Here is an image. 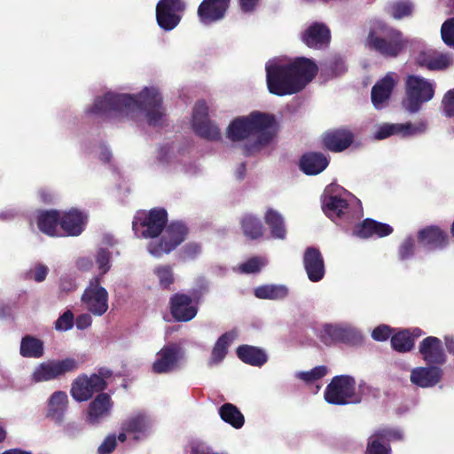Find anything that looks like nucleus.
<instances>
[{"label": "nucleus", "mask_w": 454, "mask_h": 454, "mask_svg": "<svg viewBox=\"0 0 454 454\" xmlns=\"http://www.w3.org/2000/svg\"><path fill=\"white\" fill-rule=\"evenodd\" d=\"M87 113L107 119L129 117L153 127L165 122L162 98L156 88H145L137 96L107 92L103 98H97Z\"/></svg>", "instance_id": "obj_1"}, {"label": "nucleus", "mask_w": 454, "mask_h": 454, "mask_svg": "<svg viewBox=\"0 0 454 454\" xmlns=\"http://www.w3.org/2000/svg\"><path fill=\"white\" fill-rule=\"evenodd\" d=\"M266 81L269 91L277 96L292 95L301 91L317 74V64L307 58H296L284 65L278 59L267 62Z\"/></svg>", "instance_id": "obj_2"}, {"label": "nucleus", "mask_w": 454, "mask_h": 454, "mask_svg": "<svg viewBox=\"0 0 454 454\" xmlns=\"http://www.w3.org/2000/svg\"><path fill=\"white\" fill-rule=\"evenodd\" d=\"M276 135V122L273 116L253 112L247 116L235 119L228 127L227 137L231 141H241L251 136L255 141L245 145L244 154L248 156L267 145Z\"/></svg>", "instance_id": "obj_3"}, {"label": "nucleus", "mask_w": 454, "mask_h": 454, "mask_svg": "<svg viewBox=\"0 0 454 454\" xmlns=\"http://www.w3.org/2000/svg\"><path fill=\"white\" fill-rule=\"evenodd\" d=\"M367 43L371 49L389 58L396 57L403 49L402 34L381 20L373 21Z\"/></svg>", "instance_id": "obj_4"}, {"label": "nucleus", "mask_w": 454, "mask_h": 454, "mask_svg": "<svg viewBox=\"0 0 454 454\" xmlns=\"http://www.w3.org/2000/svg\"><path fill=\"white\" fill-rule=\"evenodd\" d=\"M323 210L325 214L333 221L352 223L363 216V208L358 199L350 193L325 196L323 200Z\"/></svg>", "instance_id": "obj_5"}, {"label": "nucleus", "mask_w": 454, "mask_h": 454, "mask_svg": "<svg viewBox=\"0 0 454 454\" xmlns=\"http://www.w3.org/2000/svg\"><path fill=\"white\" fill-rule=\"evenodd\" d=\"M435 82L419 75H408L405 82L406 98L403 106L411 114L418 113L422 105L434 95Z\"/></svg>", "instance_id": "obj_6"}, {"label": "nucleus", "mask_w": 454, "mask_h": 454, "mask_svg": "<svg viewBox=\"0 0 454 454\" xmlns=\"http://www.w3.org/2000/svg\"><path fill=\"white\" fill-rule=\"evenodd\" d=\"M324 395L328 403L334 405L359 403L361 402V397L356 395V380L348 375L333 377L327 385Z\"/></svg>", "instance_id": "obj_7"}, {"label": "nucleus", "mask_w": 454, "mask_h": 454, "mask_svg": "<svg viewBox=\"0 0 454 454\" xmlns=\"http://www.w3.org/2000/svg\"><path fill=\"white\" fill-rule=\"evenodd\" d=\"M111 372L101 368L98 374L92 373L90 377L86 374L79 375L72 383L70 394L77 402L82 403L90 400L94 393H104L107 383L105 377H110Z\"/></svg>", "instance_id": "obj_8"}, {"label": "nucleus", "mask_w": 454, "mask_h": 454, "mask_svg": "<svg viewBox=\"0 0 454 454\" xmlns=\"http://www.w3.org/2000/svg\"><path fill=\"white\" fill-rule=\"evenodd\" d=\"M79 365V362L74 357L43 362L35 368L31 375V381L40 383L54 380L77 371Z\"/></svg>", "instance_id": "obj_9"}, {"label": "nucleus", "mask_w": 454, "mask_h": 454, "mask_svg": "<svg viewBox=\"0 0 454 454\" xmlns=\"http://www.w3.org/2000/svg\"><path fill=\"white\" fill-rule=\"evenodd\" d=\"M167 222V211L163 208H153L148 214L142 213L135 216L133 231L137 237L155 238L161 233Z\"/></svg>", "instance_id": "obj_10"}, {"label": "nucleus", "mask_w": 454, "mask_h": 454, "mask_svg": "<svg viewBox=\"0 0 454 454\" xmlns=\"http://www.w3.org/2000/svg\"><path fill=\"white\" fill-rule=\"evenodd\" d=\"M187 227L181 222H174L167 226L160 241H152L148 246V251L153 256L159 257L163 254H168L179 246L185 239Z\"/></svg>", "instance_id": "obj_11"}, {"label": "nucleus", "mask_w": 454, "mask_h": 454, "mask_svg": "<svg viewBox=\"0 0 454 454\" xmlns=\"http://www.w3.org/2000/svg\"><path fill=\"white\" fill-rule=\"evenodd\" d=\"M156 356L152 364V372L155 374H167L179 368V363L184 357V351L179 344L172 342L163 346Z\"/></svg>", "instance_id": "obj_12"}, {"label": "nucleus", "mask_w": 454, "mask_h": 454, "mask_svg": "<svg viewBox=\"0 0 454 454\" xmlns=\"http://www.w3.org/2000/svg\"><path fill=\"white\" fill-rule=\"evenodd\" d=\"M192 125L194 132L202 138L211 141L221 138L220 129L208 119V108L203 100L194 106Z\"/></svg>", "instance_id": "obj_13"}, {"label": "nucleus", "mask_w": 454, "mask_h": 454, "mask_svg": "<svg viewBox=\"0 0 454 454\" xmlns=\"http://www.w3.org/2000/svg\"><path fill=\"white\" fill-rule=\"evenodd\" d=\"M184 8L182 0H160L156 7L158 25L166 31L174 29L180 22Z\"/></svg>", "instance_id": "obj_14"}, {"label": "nucleus", "mask_w": 454, "mask_h": 454, "mask_svg": "<svg viewBox=\"0 0 454 454\" xmlns=\"http://www.w3.org/2000/svg\"><path fill=\"white\" fill-rule=\"evenodd\" d=\"M403 434L398 429L384 427L376 430L369 438L366 454H391V441L402 440Z\"/></svg>", "instance_id": "obj_15"}, {"label": "nucleus", "mask_w": 454, "mask_h": 454, "mask_svg": "<svg viewBox=\"0 0 454 454\" xmlns=\"http://www.w3.org/2000/svg\"><path fill=\"white\" fill-rule=\"evenodd\" d=\"M114 402L107 393H99L89 403L85 421L90 426H98L106 419L112 412Z\"/></svg>", "instance_id": "obj_16"}, {"label": "nucleus", "mask_w": 454, "mask_h": 454, "mask_svg": "<svg viewBox=\"0 0 454 454\" xmlns=\"http://www.w3.org/2000/svg\"><path fill=\"white\" fill-rule=\"evenodd\" d=\"M170 314L176 322H188L195 317L198 312L192 304V299L185 294L176 293L169 299Z\"/></svg>", "instance_id": "obj_17"}, {"label": "nucleus", "mask_w": 454, "mask_h": 454, "mask_svg": "<svg viewBox=\"0 0 454 454\" xmlns=\"http://www.w3.org/2000/svg\"><path fill=\"white\" fill-rule=\"evenodd\" d=\"M82 301L95 316H102L108 309V294L102 286H89L82 296Z\"/></svg>", "instance_id": "obj_18"}, {"label": "nucleus", "mask_w": 454, "mask_h": 454, "mask_svg": "<svg viewBox=\"0 0 454 454\" xmlns=\"http://www.w3.org/2000/svg\"><path fill=\"white\" fill-rule=\"evenodd\" d=\"M230 0H203L198 8L200 21L206 26L223 19Z\"/></svg>", "instance_id": "obj_19"}, {"label": "nucleus", "mask_w": 454, "mask_h": 454, "mask_svg": "<svg viewBox=\"0 0 454 454\" xmlns=\"http://www.w3.org/2000/svg\"><path fill=\"white\" fill-rule=\"evenodd\" d=\"M397 82V74L394 72L387 73L372 89V102L375 108H384Z\"/></svg>", "instance_id": "obj_20"}, {"label": "nucleus", "mask_w": 454, "mask_h": 454, "mask_svg": "<svg viewBox=\"0 0 454 454\" xmlns=\"http://www.w3.org/2000/svg\"><path fill=\"white\" fill-rule=\"evenodd\" d=\"M422 358L427 364L442 365L446 362L442 340L434 336L425 338L419 347Z\"/></svg>", "instance_id": "obj_21"}, {"label": "nucleus", "mask_w": 454, "mask_h": 454, "mask_svg": "<svg viewBox=\"0 0 454 454\" xmlns=\"http://www.w3.org/2000/svg\"><path fill=\"white\" fill-rule=\"evenodd\" d=\"M442 370L435 365L416 367L411 370V382L419 387L427 388L437 385L442 378Z\"/></svg>", "instance_id": "obj_22"}, {"label": "nucleus", "mask_w": 454, "mask_h": 454, "mask_svg": "<svg viewBox=\"0 0 454 454\" xmlns=\"http://www.w3.org/2000/svg\"><path fill=\"white\" fill-rule=\"evenodd\" d=\"M303 264L311 282H318L325 276V263L320 251L315 247H308L303 255Z\"/></svg>", "instance_id": "obj_23"}, {"label": "nucleus", "mask_w": 454, "mask_h": 454, "mask_svg": "<svg viewBox=\"0 0 454 454\" xmlns=\"http://www.w3.org/2000/svg\"><path fill=\"white\" fill-rule=\"evenodd\" d=\"M417 63L422 67L429 70L440 71L450 67L454 59L451 55L442 53L434 50H427L419 54Z\"/></svg>", "instance_id": "obj_24"}, {"label": "nucleus", "mask_w": 454, "mask_h": 454, "mask_svg": "<svg viewBox=\"0 0 454 454\" xmlns=\"http://www.w3.org/2000/svg\"><path fill=\"white\" fill-rule=\"evenodd\" d=\"M68 406L69 400L67 393L61 390L55 391L48 399L46 417L60 425L64 422Z\"/></svg>", "instance_id": "obj_25"}, {"label": "nucleus", "mask_w": 454, "mask_h": 454, "mask_svg": "<svg viewBox=\"0 0 454 454\" xmlns=\"http://www.w3.org/2000/svg\"><path fill=\"white\" fill-rule=\"evenodd\" d=\"M330 30L323 23H314L301 35L302 42L309 48L321 49L330 42Z\"/></svg>", "instance_id": "obj_26"}, {"label": "nucleus", "mask_w": 454, "mask_h": 454, "mask_svg": "<svg viewBox=\"0 0 454 454\" xmlns=\"http://www.w3.org/2000/svg\"><path fill=\"white\" fill-rule=\"evenodd\" d=\"M323 333L336 342L356 345L362 340L360 333L351 327L328 324L324 325Z\"/></svg>", "instance_id": "obj_27"}, {"label": "nucleus", "mask_w": 454, "mask_h": 454, "mask_svg": "<svg viewBox=\"0 0 454 454\" xmlns=\"http://www.w3.org/2000/svg\"><path fill=\"white\" fill-rule=\"evenodd\" d=\"M353 134L348 129H335L327 132L323 138L325 146L332 152H341L353 142Z\"/></svg>", "instance_id": "obj_28"}, {"label": "nucleus", "mask_w": 454, "mask_h": 454, "mask_svg": "<svg viewBox=\"0 0 454 454\" xmlns=\"http://www.w3.org/2000/svg\"><path fill=\"white\" fill-rule=\"evenodd\" d=\"M393 228L372 219H365L362 224L356 226L354 234L362 239H367L372 236L385 237L392 233Z\"/></svg>", "instance_id": "obj_29"}, {"label": "nucleus", "mask_w": 454, "mask_h": 454, "mask_svg": "<svg viewBox=\"0 0 454 454\" xmlns=\"http://www.w3.org/2000/svg\"><path fill=\"white\" fill-rule=\"evenodd\" d=\"M86 215L82 212L72 209L61 217L59 225L68 236H78L84 230Z\"/></svg>", "instance_id": "obj_30"}, {"label": "nucleus", "mask_w": 454, "mask_h": 454, "mask_svg": "<svg viewBox=\"0 0 454 454\" xmlns=\"http://www.w3.org/2000/svg\"><path fill=\"white\" fill-rule=\"evenodd\" d=\"M447 234L437 227H427L418 234V239L421 246L429 250L442 248L447 245Z\"/></svg>", "instance_id": "obj_31"}, {"label": "nucleus", "mask_w": 454, "mask_h": 454, "mask_svg": "<svg viewBox=\"0 0 454 454\" xmlns=\"http://www.w3.org/2000/svg\"><path fill=\"white\" fill-rule=\"evenodd\" d=\"M237 356L245 364L261 367L268 360L265 351L258 347L247 344L240 345L236 349Z\"/></svg>", "instance_id": "obj_32"}, {"label": "nucleus", "mask_w": 454, "mask_h": 454, "mask_svg": "<svg viewBox=\"0 0 454 454\" xmlns=\"http://www.w3.org/2000/svg\"><path fill=\"white\" fill-rule=\"evenodd\" d=\"M328 159L321 153H305L300 160V168L306 175H317L326 168Z\"/></svg>", "instance_id": "obj_33"}, {"label": "nucleus", "mask_w": 454, "mask_h": 454, "mask_svg": "<svg viewBox=\"0 0 454 454\" xmlns=\"http://www.w3.org/2000/svg\"><path fill=\"white\" fill-rule=\"evenodd\" d=\"M20 354L25 358H41L44 355V343L41 339L27 334L20 340Z\"/></svg>", "instance_id": "obj_34"}, {"label": "nucleus", "mask_w": 454, "mask_h": 454, "mask_svg": "<svg viewBox=\"0 0 454 454\" xmlns=\"http://www.w3.org/2000/svg\"><path fill=\"white\" fill-rule=\"evenodd\" d=\"M60 220L59 211H43L37 217V226L42 232L49 236H57Z\"/></svg>", "instance_id": "obj_35"}, {"label": "nucleus", "mask_w": 454, "mask_h": 454, "mask_svg": "<svg viewBox=\"0 0 454 454\" xmlns=\"http://www.w3.org/2000/svg\"><path fill=\"white\" fill-rule=\"evenodd\" d=\"M264 219L266 224L270 228L272 238L279 239H284L286 238V225L284 218L279 212L270 208L265 213Z\"/></svg>", "instance_id": "obj_36"}, {"label": "nucleus", "mask_w": 454, "mask_h": 454, "mask_svg": "<svg viewBox=\"0 0 454 454\" xmlns=\"http://www.w3.org/2000/svg\"><path fill=\"white\" fill-rule=\"evenodd\" d=\"M220 418L236 429L244 426L245 417L238 407L231 403H223L219 408Z\"/></svg>", "instance_id": "obj_37"}, {"label": "nucleus", "mask_w": 454, "mask_h": 454, "mask_svg": "<svg viewBox=\"0 0 454 454\" xmlns=\"http://www.w3.org/2000/svg\"><path fill=\"white\" fill-rule=\"evenodd\" d=\"M233 339L234 334L231 332L224 333L218 338L211 352L210 364H219L224 359Z\"/></svg>", "instance_id": "obj_38"}, {"label": "nucleus", "mask_w": 454, "mask_h": 454, "mask_svg": "<svg viewBox=\"0 0 454 454\" xmlns=\"http://www.w3.org/2000/svg\"><path fill=\"white\" fill-rule=\"evenodd\" d=\"M148 428V421L144 414L138 413L127 418L121 425V430L128 431V434L145 433Z\"/></svg>", "instance_id": "obj_39"}, {"label": "nucleus", "mask_w": 454, "mask_h": 454, "mask_svg": "<svg viewBox=\"0 0 454 454\" xmlns=\"http://www.w3.org/2000/svg\"><path fill=\"white\" fill-rule=\"evenodd\" d=\"M241 225L244 234L251 239H255L262 236V224L255 216L251 215H244L241 219Z\"/></svg>", "instance_id": "obj_40"}, {"label": "nucleus", "mask_w": 454, "mask_h": 454, "mask_svg": "<svg viewBox=\"0 0 454 454\" xmlns=\"http://www.w3.org/2000/svg\"><path fill=\"white\" fill-rule=\"evenodd\" d=\"M254 293L259 299L276 300L286 297L288 290L286 286H259Z\"/></svg>", "instance_id": "obj_41"}, {"label": "nucleus", "mask_w": 454, "mask_h": 454, "mask_svg": "<svg viewBox=\"0 0 454 454\" xmlns=\"http://www.w3.org/2000/svg\"><path fill=\"white\" fill-rule=\"evenodd\" d=\"M391 345L395 351L408 352L414 347V338L409 330H403L391 337Z\"/></svg>", "instance_id": "obj_42"}, {"label": "nucleus", "mask_w": 454, "mask_h": 454, "mask_svg": "<svg viewBox=\"0 0 454 454\" xmlns=\"http://www.w3.org/2000/svg\"><path fill=\"white\" fill-rule=\"evenodd\" d=\"M99 274L90 280L89 284H100L102 276L110 270V252L106 248H99L95 255Z\"/></svg>", "instance_id": "obj_43"}, {"label": "nucleus", "mask_w": 454, "mask_h": 454, "mask_svg": "<svg viewBox=\"0 0 454 454\" xmlns=\"http://www.w3.org/2000/svg\"><path fill=\"white\" fill-rule=\"evenodd\" d=\"M347 71L345 61L340 57H333L321 64L322 74L333 77L343 74Z\"/></svg>", "instance_id": "obj_44"}, {"label": "nucleus", "mask_w": 454, "mask_h": 454, "mask_svg": "<svg viewBox=\"0 0 454 454\" xmlns=\"http://www.w3.org/2000/svg\"><path fill=\"white\" fill-rule=\"evenodd\" d=\"M413 11V5L409 0H399L387 6V12L395 20L410 16Z\"/></svg>", "instance_id": "obj_45"}, {"label": "nucleus", "mask_w": 454, "mask_h": 454, "mask_svg": "<svg viewBox=\"0 0 454 454\" xmlns=\"http://www.w3.org/2000/svg\"><path fill=\"white\" fill-rule=\"evenodd\" d=\"M399 136L412 137L423 134L427 129V122L426 121H419L416 123L406 122L398 123Z\"/></svg>", "instance_id": "obj_46"}, {"label": "nucleus", "mask_w": 454, "mask_h": 454, "mask_svg": "<svg viewBox=\"0 0 454 454\" xmlns=\"http://www.w3.org/2000/svg\"><path fill=\"white\" fill-rule=\"evenodd\" d=\"M266 263L267 261L263 257H253L241 263L238 268V271L245 274H254L259 272Z\"/></svg>", "instance_id": "obj_47"}, {"label": "nucleus", "mask_w": 454, "mask_h": 454, "mask_svg": "<svg viewBox=\"0 0 454 454\" xmlns=\"http://www.w3.org/2000/svg\"><path fill=\"white\" fill-rule=\"evenodd\" d=\"M74 317L71 310H66L54 323V329L59 332H66L73 328Z\"/></svg>", "instance_id": "obj_48"}, {"label": "nucleus", "mask_w": 454, "mask_h": 454, "mask_svg": "<svg viewBox=\"0 0 454 454\" xmlns=\"http://www.w3.org/2000/svg\"><path fill=\"white\" fill-rule=\"evenodd\" d=\"M328 369L325 365L316 366L309 372H301L299 374L301 380L307 383H312L325 377L327 374Z\"/></svg>", "instance_id": "obj_49"}, {"label": "nucleus", "mask_w": 454, "mask_h": 454, "mask_svg": "<svg viewBox=\"0 0 454 454\" xmlns=\"http://www.w3.org/2000/svg\"><path fill=\"white\" fill-rule=\"evenodd\" d=\"M442 41L454 48V18L446 20L441 29Z\"/></svg>", "instance_id": "obj_50"}, {"label": "nucleus", "mask_w": 454, "mask_h": 454, "mask_svg": "<svg viewBox=\"0 0 454 454\" xmlns=\"http://www.w3.org/2000/svg\"><path fill=\"white\" fill-rule=\"evenodd\" d=\"M392 135H399V125L398 123L390 124L384 123L380 126L374 134V138L381 140L385 139Z\"/></svg>", "instance_id": "obj_51"}, {"label": "nucleus", "mask_w": 454, "mask_h": 454, "mask_svg": "<svg viewBox=\"0 0 454 454\" xmlns=\"http://www.w3.org/2000/svg\"><path fill=\"white\" fill-rule=\"evenodd\" d=\"M442 108L445 116L454 118V89L444 94L442 100Z\"/></svg>", "instance_id": "obj_52"}, {"label": "nucleus", "mask_w": 454, "mask_h": 454, "mask_svg": "<svg viewBox=\"0 0 454 454\" xmlns=\"http://www.w3.org/2000/svg\"><path fill=\"white\" fill-rule=\"evenodd\" d=\"M414 253V239L411 237L406 238L399 247V258L401 260L410 259Z\"/></svg>", "instance_id": "obj_53"}, {"label": "nucleus", "mask_w": 454, "mask_h": 454, "mask_svg": "<svg viewBox=\"0 0 454 454\" xmlns=\"http://www.w3.org/2000/svg\"><path fill=\"white\" fill-rule=\"evenodd\" d=\"M154 273L160 284H172L175 280L172 269L169 266H160L155 268Z\"/></svg>", "instance_id": "obj_54"}, {"label": "nucleus", "mask_w": 454, "mask_h": 454, "mask_svg": "<svg viewBox=\"0 0 454 454\" xmlns=\"http://www.w3.org/2000/svg\"><path fill=\"white\" fill-rule=\"evenodd\" d=\"M117 446V438L115 434L107 435L103 442L98 448V454H111Z\"/></svg>", "instance_id": "obj_55"}, {"label": "nucleus", "mask_w": 454, "mask_h": 454, "mask_svg": "<svg viewBox=\"0 0 454 454\" xmlns=\"http://www.w3.org/2000/svg\"><path fill=\"white\" fill-rule=\"evenodd\" d=\"M392 334V328L387 325L375 327L372 333V338L377 341H385Z\"/></svg>", "instance_id": "obj_56"}, {"label": "nucleus", "mask_w": 454, "mask_h": 454, "mask_svg": "<svg viewBox=\"0 0 454 454\" xmlns=\"http://www.w3.org/2000/svg\"><path fill=\"white\" fill-rule=\"evenodd\" d=\"M190 454H212L213 450L210 446L203 442L192 441L189 443Z\"/></svg>", "instance_id": "obj_57"}, {"label": "nucleus", "mask_w": 454, "mask_h": 454, "mask_svg": "<svg viewBox=\"0 0 454 454\" xmlns=\"http://www.w3.org/2000/svg\"><path fill=\"white\" fill-rule=\"evenodd\" d=\"M48 274V268L45 265L39 264L28 272L29 278L35 282H43Z\"/></svg>", "instance_id": "obj_58"}, {"label": "nucleus", "mask_w": 454, "mask_h": 454, "mask_svg": "<svg viewBox=\"0 0 454 454\" xmlns=\"http://www.w3.org/2000/svg\"><path fill=\"white\" fill-rule=\"evenodd\" d=\"M92 318L90 314L83 313L77 316L75 319V325L79 330L87 329L91 325Z\"/></svg>", "instance_id": "obj_59"}, {"label": "nucleus", "mask_w": 454, "mask_h": 454, "mask_svg": "<svg viewBox=\"0 0 454 454\" xmlns=\"http://www.w3.org/2000/svg\"><path fill=\"white\" fill-rule=\"evenodd\" d=\"M75 264H76V267L80 270H83V271L89 270L93 266V262H92L91 259H90L89 257L78 258Z\"/></svg>", "instance_id": "obj_60"}, {"label": "nucleus", "mask_w": 454, "mask_h": 454, "mask_svg": "<svg viewBox=\"0 0 454 454\" xmlns=\"http://www.w3.org/2000/svg\"><path fill=\"white\" fill-rule=\"evenodd\" d=\"M170 148L169 146H162L160 148L158 160L160 163L168 162Z\"/></svg>", "instance_id": "obj_61"}, {"label": "nucleus", "mask_w": 454, "mask_h": 454, "mask_svg": "<svg viewBox=\"0 0 454 454\" xmlns=\"http://www.w3.org/2000/svg\"><path fill=\"white\" fill-rule=\"evenodd\" d=\"M257 0H239V4L244 12H251L254 10Z\"/></svg>", "instance_id": "obj_62"}, {"label": "nucleus", "mask_w": 454, "mask_h": 454, "mask_svg": "<svg viewBox=\"0 0 454 454\" xmlns=\"http://www.w3.org/2000/svg\"><path fill=\"white\" fill-rule=\"evenodd\" d=\"M112 157L111 152L106 147L101 146L100 147V153H99V158L103 161H109Z\"/></svg>", "instance_id": "obj_63"}, {"label": "nucleus", "mask_w": 454, "mask_h": 454, "mask_svg": "<svg viewBox=\"0 0 454 454\" xmlns=\"http://www.w3.org/2000/svg\"><path fill=\"white\" fill-rule=\"evenodd\" d=\"M445 346L450 354H454V338L453 337H445Z\"/></svg>", "instance_id": "obj_64"}]
</instances>
